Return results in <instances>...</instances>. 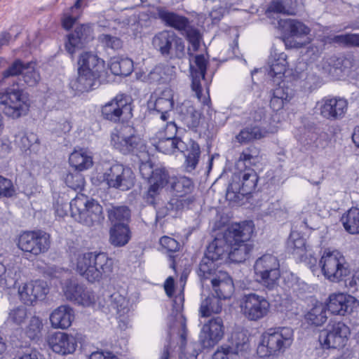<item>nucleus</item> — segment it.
Instances as JSON below:
<instances>
[{
	"label": "nucleus",
	"mask_w": 359,
	"mask_h": 359,
	"mask_svg": "<svg viewBox=\"0 0 359 359\" xmlns=\"http://www.w3.org/2000/svg\"><path fill=\"white\" fill-rule=\"evenodd\" d=\"M72 268L90 283L99 282L110 276L114 262L107 254L97 252L77 251L71 257Z\"/></svg>",
	"instance_id": "obj_1"
},
{
	"label": "nucleus",
	"mask_w": 359,
	"mask_h": 359,
	"mask_svg": "<svg viewBox=\"0 0 359 359\" xmlns=\"http://www.w3.org/2000/svg\"><path fill=\"white\" fill-rule=\"evenodd\" d=\"M253 231L252 221L232 224L225 231V238L229 246L228 259L231 262H243L249 257L253 249L250 241Z\"/></svg>",
	"instance_id": "obj_2"
},
{
	"label": "nucleus",
	"mask_w": 359,
	"mask_h": 359,
	"mask_svg": "<svg viewBox=\"0 0 359 359\" xmlns=\"http://www.w3.org/2000/svg\"><path fill=\"white\" fill-rule=\"evenodd\" d=\"M104 68L102 59L92 52H83L78 60V76L70 82L71 88L80 93L94 89Z\"/></svg>",
	"instance_id": "obj_3"
},
{
	"label": "nucleus",
	"mask_w": 359,
	"mask_h": 359,
	"mask_svg": "<svg viewBox=\"0 0 359 359\" xmlns=\"http://www.w3.org/2000/svg\"><path fill=\"white\" fill-rule=\"evenodd\" d=\"M294 341V330L290 327L270 328L261 336L257 353L262 358L278 356L290 348Z\"/></svg>",
	"instance_id": "obj_4"
},
{
	"label": "nucleus",
	"mask_w": 359,
	"mask_h": 359,
	"mask_svg": "<svg viewBox=\"0 0 359 359\" xmlns=\"http://www.w3.org/2000/svg\"><path fill=\"white\" fill-rule=\"evenodd\" d=\"M111 144L123 154L133 153L140 162L149 158L144 140L136 134L131 126H121L115 128L111 135Z\"/></svg>",
	"instance_id": "obj_5"
},
{
	"label": "nucleus",
	"mask_w": 359,
	"mask_h": 359,
	"mask_svg": "<svg viewBox=\"0 0 359 359\" xmlns=\"http://www.w3.org/2000/svg\"><path fill=\"white\" fill-rule=\"evenodd\" d=\"M140 172L149 183V188L144 194V198L149 204L154 205L163 189L168 184H170L171 177L165 168H154L149 158L140 162Z\"/></svg>",
	"instance_id": "obj_6"
},
{
	"label": "nucleus",
	"mask_w": 359,
	"mask_h": 359,
	"mask_svg": "<svg viewBox=\"0 0 359 359\" xmlns=\"http://www.w3.org/2000/svg\"><path fill=\"white\" fill-rule=\"evenodd\" d=\"M70 211L76 220L88 226L100 224L104 219L102 207L83 194H78L70 201Z\"/></svg>",
	"instance_id": "obj_7"
},
{
	"label": "nucleus",
	"mask_w": 359,
	"mask_h": 359,
	"mask_svg": "<svg viewBox=\"0 0 359 359\" xmlns=\"http://www.w3.org/2000/svg\"><path fill=\"white\" fill-rule=\"evenodd\" d=\"M255 280L269 290L278 285L280 277V264L278 258L271 254L259 257L254 264Z\"/></svg>",
	"instance_id": "obj_8"
},
{
	"label": "nucleus",
	"mask_w": 359,
	"mask_h": 359,
	"mask_svg": "<svg viewBox=\"0 0 359 359\" xmlns=\"http://www.w3.org/2000/svg\"><path fill=\"white\" fill-rule=\"evenodd\" d=\"M325 278L333 283H339L350 273L345 257L338 250H325L319 261Z\"/></svg>",
	"instance_id": "obj_9"
},
{
	"label": "nucleus",
	"mask_w": 359,
	"mask_h": 359,
	"mask_svg": "<svg viewBox=\"0 0 359 359\" xmlns=\"http://www.w3.org/2000/svg\"><path fill=\"white\" fill-rule=\"evenodd\" d=\"M257 182V173L251 168L233 174L227 188L226 199L233 202L241 201L255 189Z\"/></svg>",
	"instance_id": "obj_10"
},
{
	"label": "nucleus",
	"mask_w": 359,
	"mask_h": 359,
	"mask_svg": "<svg viewBox=\"0 0 359 359\" xmlns=\"http://www.w3.org/2000/svg\"><path fill=\"white\" fill-rule=\"evenodd\" d=\"M350 334V328L344 322L330 320L320 331L318 341L323 348H341L347 344Z\"/></svg>",
	"instance_id": "obj_11"
},
{
	"label": "nucleus",
	"mask_w": 359,
	"mask_h": 359,
	"mask_svg": "<svg viewBox=\"0 0 359 359\" xmlns=\"http://www.w3.org/2000/svg\"><path fill=\"white\" fill-rule=\"evenodd\" d=\"M170 186L177 198L170 200L168 208L178 211L189 208L194 201L195 198L191 195L194 189V184L191 178L185 176L172 177L170 180Z\"/></svg>",
	"instance_id": "obj_12"
},
{
	"label": "nucleus",
	"mask_w": 359,
	"mask_h": 359,
	"mask_svg": "<svg viewBox=\"0 0 359 359\" xmlns=\"http://www.w3.org/2000/svg\"><path fill=\"white\" fill-rule=\"evenodd\" d=\"M240 308L246 319L250 321H258L268 316L271 304L267 298L263 295L250 292L243 296Z\"/></svg>",
	"instance_id": "obj_13"
},
{
	"label": "nucleus",
	"mask_w": 359,
	"mask_h": 359,
	"mask_svg": "<svg viewBox=\"0 0 359 359\" xmlns=\"http://www.w3.org/2000/svg\"><path fill=\"white\" fill-rule=\"evenodd\" d=\"M29 108V99L20 90H8L0 95V111L8 117L18 118L24 116Z\"/></svg>",
	"instance_id": "obj_14"
},
{
	"label": "nucleus",
	"mask_w": 359,
	"mask_h": 359,
	"mask_svg": "<svg viewBox=\"0 0 359 359\" xmlns=\"http://www.w3.org/2000/svg\"><path fill=\"white\" fill-rule=\"evenodd\" d=\"M17 245L22 251L36 256L49 249L50 235L41 230L23 231L18 238Z\"/></svg>",
	"instance_id": "obj_15"
},
{
	"label": "nucleus",
	"mask_w": 359,
	"mask_h": 359,
	"mask_svg": "<svg viewBox=\"0 0 359 359\" xmlns=\"http://www.w3.org/2000/svg\"><path fill=\"white\" fill-rule=\"evenodd\" d=\"M348 104V101L343 97L327 96L317 102L316 109L322 118L335 121L345 116Z\"/></svg>",
	"instance_id": "obj_16"
},
{
	"label": "nucleus",
	"mask_w": 359,
	"mask_h": 359,
	"mask_svg": "<svg viewBox=\"0 0 359 359\" xmlns=\"http://www.w3.org/2000/svg\"><path fill=\"white\" fill-rule=\"evenodd\" d=\"M104 180L109 187L128 191L135 184L133 170L121 164H114L103 175Z\"/></svg>",
	"instance_id": "obj_17"
},
{
	"label": "nucleus",
	"mask_w": 359,
	"mask_h": 359,
	"mask_svg": "<svg viewBox=\"0 0 359 359\" xmlns=\"http://www.w3.org/2000/svg\"><path fill=\"white\" fill-rule=\"evenodd\" d=\"M190 71L192 78L191 89L195 93L196 97L203 104L210 102L209 92L207 88L208 97H202V81L205 80V74L207 67V59L203 55H197L194 57V60L190 59Z\"/></svg>",
	"instance_id": "obj_18"
},
{
	"label": "nucleus",
	"mask_w": 359,
	"mask_h": 359,
	"mask_svg": "<svg viewBox=\"0 0 359 359\" xmlns=\"http://www.w3.org/2000/svg\"><path fill=\"white\" fill-rule=\"evenodd\" d=\"M102 116L109 121L117 122L123 117L132 116V107L126 96L118 95L102 107Z\"/></svg>",
	"instance_id": "obj_19"
},
{
	"label": "nucleus",
	"mask_w": 359,
	"mask_h": 359,
	"mask_svg": "<svg viewBox=\"0 0 359 359\" xmlns=\"http://www.w3.org/2000/svg\"><path fill=\"white\" fill-rule=\"evenodd\" d=\"M49 289L46 282L41 280H32L18 287V295L21 302L27 305H33L43 299Z\"/></svg>",
	"instance_id": "obj_20"
},
{
	"label": "nucleus",
	"mask_w": 359,
	"mask_h": 359,
	"mask_svg": "<svg viewBox=\"0 0 359 359\" xmlns=\"http://www.w3.org/2000/svg\"><path fill=\"white\" fill-rule=\"evenodd\" d=\"M325 304L332 313L344 316L351 313L359 305V302L350 294L339 292L331 294Z\"/></svg>",
	"instance_id": "obj_21"
},
{
	"label": "nucleus",
	"mask_w": 359,
	"mask_h": 359,
	"mask_svg": "<svg viewBox=\"0 0 359 359\" xmlns=\"http://www.w3.org/2000/svg\"><path fill=\"white\" fill-rule=\"evenodd\" d=\"M184 302V297L180 294L173 299V311L175 314L170 315L168 318V326L171 334H177L181 340L182 344L184 345L187 340V329L186 326V318L181 313Z\"/></svg>",
	"instance_id": "obj_22"
},
{
	"label": "nucleus",
	"mask_w": 359,
	"mask_h": 359,
	"mask_svg": "<svg viewBox=\"0 0 359 359\" xmlns=\"http://www.w3.org/2000/svg\"><path fill=\"white\" fill-rule=\"evenodd\" d=\"M223 336V321L220 318H215L203 326L199 340L203 348H210L217 344Z\"/></svg>",
	"instance_id": "obj_23"
},
{
	"label": "nucleus",
	"mask_w": 359,
	"mask_h": 359,
	"mask_svg": "<svg viewBox=\"0 0 359 359\" xmlns=\"http://www.w3.org/2000/svg\"><path fill=\"white\" fill-rule=\"evenodd\" d=\"M48 344L53 352L65 355L72 354L76 351L77 341L72 334L56 332L48 337Z\"/></svg>",
	"instance_id": "obj_24"
},
{
	"label": "nucleus",
	"mask_w": 359,
	"mask_h": 359,
	"mask_svg": "<svg viewBox=\"0 0 359 359\" xmlns=\"http://www.w3.org/2000/svg\"><path fill=\"white\" fill-rule=\"evenodd\" d=\"M276 27L287 40L290 38L302 39L311 32V29L297 19H280L278 20Z\"/></svg>",
	"instance_id": "obj_25"
},
{
	"label": "nucleus",
	"mask_w": 359,
	"mask_h": 359,
	"mask_svg": "<svg viewBox=\"0 0 359 359\" xmlns=\"http://www.w3.org/2000/svg\"><path fill=\"white\" fill-rule=\"evenodd\" d=\"M91 33V28L87 25L76 27L74 31L67 36V41L65 43L67 51L73 55L76 49L82 48L89 40Z\"/></svg>",
	"instance_id": "obj_26"
},
{
	"label": "nucleus",
	"mask_w": 359,
	"mask_h": 359,
	"mask_svg": "<svg viewBox=\"0 0 359 359\" xmlns=\"http://www.w3.org/2000/svg\"><path fill=\"white\" fill-rule=\"evenodd\" d=\"M74 319V311L68 305H62L50 315L51 326L55 329L65 330L69 327Z\"/></svg>",
	"instance_id": "obj_27"
},
{
	"label": "nucleus",
	"mask_w": 359,
	"mask_h": 359,
	"mask_svg": "<svg viewBox=\"0 0 359 359\" xmlns=\"http://www.w3.org/2000/svg\"><path fill=\"white\" fill-rule=\"evenodd\" d=\"M108 300L106 303L98 302L99 307H104L107 305L108 307L114 309L119 318H124L131 310V304L126 295L116 292L111 294H107Z\"/></svg>",
	"instance_id": "obj_28"
},
{
	"label": "nucleus",
	"mask_w": 359,
	"mask_h": 359,
	"mask_svg": "<svg viewBox=\"0 0 359 359\" xmlns=\"http://www.w3.org/2000/svg\"><path fill=\"white\" fill-rule=\"evenodd\" d=\"M216 276L211 280L216 297L219 300L230 298L234 292L232 279L226 273L222 271H219Z\"/></svg>",
	"instance_id": "obj_29"
},
{
	"label": "nucleus",
	"mask_w": 359,
	"mask_h": 359,
	"mask_svg": "<svg viewBox=\"0 0 359 359\" xmlns=\"http://www.w3.org/2000/svg\"><path fill=\"white\" fill-rule=\"evenodd\" d=\"M157 15L166 25L175 28L181 34H183V32L187 29L189 25V21L187 18L170 12L162 7L157 8Z\"/></svg>",
	"instance_id": "obj_30"
},
{
	"label": "nucleus",
	"mask_w": 359,
	"mask_h": 359,
	"mask_svg": "<svg viewBox=\"0 0 359 359\" xmlns=\"http://www.w3.org/2000/svg\"><path fill=\"white\" fill-rule=\"evenodd\" d=\"M287 55L283 53H278L277 50H273L271 53L269 58V75L272 78L281 79L285 72L287 62L286 61Z\"/></svg>",
	"instance_id": "obj_31"
},
{
	"label": "nucleus",
	"mask_w": 359,
	"mask_h": 359,
	"mask_svg": "<svg viewBox=\"0 0 359 359\" xmlns=\"http://www.w3.org/2000/svg\"><path fill=\"white\" fill-rule=\"evenodd\" d=\"M15 141L20 149L26 154H36L40 150L41 143L36 133H20L15 137Z\"/></svg>",
	"instance_id": "obj_32"
},
{
	"label": "nucleus",
	"mask_w": 359,
	"mask_h": 359,
	"mask_svg": "<svg viewBox=\"0 0 359 359\" xmlns=\"http://www.w3.org/2000/svg\"><path fill=\"white\" fill-rule=\"evenodd\" d=\"M175 75V67L159 64L156 65L143 80L150 83H165L172 80Z\"/></svg>",
	"instance_id": "obj_33"
},
{
	"label": "nucleus",
	"mask_w": 359,
	"mask_h": 359,
	"mask_svg": "<svg viewBox=\"0 0 359 359\" xmlns=\"http://www.w3.org/2000/svg\"><path fill=\"white\" fill-rule=\"evenodd\" d=\"M229 246L225 238V232L220 238H216L207 248L205 255L216 262L228 258Z\"/></svg>",
	"instance_id": "obj_34"
},
{
	"label": "nucleus",
	"mask_w": 359,
	"mask_h": 359,
	"mask_svg": "<svg viewBox=\"0 0 359 359\" xmlns=\"http://www.w3.org/2000/svg\"><path fill=\"white\" fill-rule=\"evenodd\" d=\"M152 144L156 149L165 154H172L176 151L184 152L187 149L186 144L180 138L158 137Z\"/></svg>",
	"instance_id": "obj_35"
},
{
	"label": "nucleus",
	"mask_w": 359,
	"mask_h": 359,
	"mask_svg": "<svg viewBox=\"0 0 359 359\" xmlns=\"http://www.w3.org/2000/svg\"><path fill=\"white\" fill-rule=\"evenodd\" d=\"M327 306L325 304L316 301L305 314V320L309 325L320 327L327 320Z\"/></svg>",
	"instance_id": "obj_36"
},
{
	"label": "nucleus",
	"mask_w": 359,
	"mask_h": 359,
	"mask_svg": "<svg viewBox=\"0 0 359 359\" xmlns=\"http://www.w3.org/2000/svg\"><path fill=\"white\" fill-rule=\"evenodd\" d=\"M173 107V91L170 88H166L156 99L154 109L161 113V118L165 121L168 119V111H170Z\"/></svg>",
	"instance_id": "obj_37"
},
{
	"label": "nucleus",
	"mask_w": 359,
	"mask_h": 359,
	"mask_svg": "<svg viewBox=\"0 0 359 359\" xmlns=\"http://www.w3.org/2000/svg\"><path fill=\"white\" fill-rule=\"evenodd\" d=\"M181 121L189 128H196L200 123L201 114L189 102H184L177 108Z\"/></svg>",
	"instance_id": "obj_38"
},
{
	"label": "nucleus",
	"mask_w": 359,
	"mask_h": 359,
	"mask_svg": "<svg viewBox=\"0 0 359 359\" xmlns=\"http://www.w3.org/2000/svg\"><path fill=\"white\" fill-rule=\"evenodd\" d=\"M69 161L72 167L79 171L87 170L93 165L90 153L83 149L74 150L70 154Z\"/></svg>",
	"instance_id": "obj_39"
},
{
	"label": "nucleus",
	"mask_w": 359,
	"mask_h": 359,
	"mask_svg": "<svg viewBox=\"0 0 359 359\" xmlns=\"http://www.w3.org/2000/svg\"><path fill=\"white\" fill-rule=\"evenodd\" d=\"M130 239L128 225L112 226L109 231V243L114 247H123Z\"/></svg>",
	"instance_id": "obj_40"
},
{
	"label": "nucleus",
	"mask_w": 359,
	"mask_h": 359,
	"mask_svg": "<svg viewBox=\"0 0 359 359\" xmlns=\"http://www.w3.org/2000/svg\"><path fill=\"white\" fill-rule=\"evenodd\" d=\"M260 160L259 149L255 146H250L241 152L236 165L239 169L243 167L250 168V166L256 165Z\"/></svg>",
	"instance_id": "obj_41"
},
{
	"label": "nucleus",
	"mask_w": 359,
	"mask_h": 359,
	"mask_svg": "<svg viewBox=\"0 0 359 359\" xmlns=\"http://www.w3.org/2000/svg\"><path fill=\"white\" fill-rule=\"evenodd\" d=\"M345 230L351 234L359 233V208H351L341 217Z\"/></svg>",
	"instance_id": "obj_42"
},
{
	"label": "nucleus",
	"mask_w": 359,
	"mask_h": 359,
	"mask_svg": "<svg viewBox=\"0 0 359 359\" xmlns=\"http://www.w3.org/2000/svg\"><path fill=\"white\" fill-rule=\"evenodd\" d=\"M174 34L175 32L171 30H163L153 37L152 45L161 55H164L165 50L169 49Z\"/></svg>",
	"instance_id": "obj_43"
},
{
	"label": "nucleus",
	"mask_w": 359,
	"mask_h": 359,
	"mask_svg": "<svg viewBox=\"0 0 359 359\" xmlns=\"http://www.w3.org/2000/svg\"><path fill=\"white\" fill-rule=\"evenodd\" d=\"M111 73L118 76H128L133 70V62L129 58H114L109 64Z\"/></svg>",
	"instance_id": "obj_44"
},
{
	"label": "nucleus",
	"mask_w": 359,
	"mask_h": 359,
	"mask_svg": "<svg viewBox=\"0 0 359 359\" xmlns=\"http://www.w3.org/2000/svg\"><path fill=\"white\" fill-rule=\"evenodd\" d=\"M108 217L112 226L128 225L130 212L126 206L113 207L108 210Z\"/></svg>",
	"instance_id": "obj_45"
},
{
	"label": "nucleus",
	"mask_w": 359,
	"mask_h": 359,
	"mask_svg": "<svg viewBox=\"0 0 359 359\" xmlns=\"http://www.w3.org/2000/svg\"><path fill=\"white\" fill-rule=\"evenodd\" d=\"M288 248L293 255L298 256L303 260L306 254V243L304 238L297 232L291 233L287 242Z\"/></svg>",
	"instance_id": "obj_46"
},
{
	"label": "nucleus",
	"mask_w": 359,
	"mask_h": 359,
	"mask_svg": "<svg viewBox=\"0 0 359 359\" xmlns=\"http://www.w3.org/2000/svg\"><path fill=\"white\" fill-rule=\"evenodd\" d=\"M168 48V50H165L164 57H169L170 59H182L185 56L184 42L175 33L172 38L170 46Z\"/></svg>",
	"instance_id": "obj_47"
},
{
	"label": "nucleus",
	"mask_w": 359,
	"mask_h": 359,
	"mask_svg": "<svg viewBox=\"0 0 359 359\" xmlns=\"http://www.w3.org/2000/svg\"><path fill=\"white\" fill-rule=\"evenodd\" d=\"M43 325L41 319L37 316L30 317L24 329L25 334L31 340H39L42 336Z\"/></svg>",
	"instance_id": "obj_48"
},
{
	"label": "nucleus",
	"mask_w": 359,
	"mask_h": 359,
	"mask_svg": "<svg viewBox=\"0 0 359 359\" xmlns=\"http://www.w3.org/2000/svg\"><path fill=\"white\" fill-rule=\"evenodd\" d=\"M266 135V131L258 126L247 127L242 130L236 136L240 143H248L255 140H259Z\"/></svg>",
	"instance_id": "obj_49"
},
{
	"label": "nucleus",
	"mask_w": 359,
	"mask_h": 359,
	"mask_svg": "<svg viewBox=\"0 0 359 359\" xmlns=\"http://www.w3.org/2000/svg\"><path fill=\"white\" fill-rule=\"evenodd\" d=\"M83 285L78 283L76 280H67L62 285V292L66 299L76 304L79 294L85 289Z\"/></svg>",
	"instance_id": "obj_50"
},
{
	"label": "nucleus",
	"mask_w": 359,
	"mask_h": 359,
	"mask_svg": "<svg viewBox=\"0 0 359 359\" xmlns=\"http://www.w3.org/2000/svg\"><path fill=\"white\" fill-rule=\"evenodd\" d=\"M222 311L221 302L216 297H208L201 302L200 314L201 317H208L212 313H219Z\"/></svg>",
	"instance_id": "obj_51"
},
{
	"label": "nucleus",
	"mask_w": 359,
	"mask_h": 359,
	"mask_svg": "<svg viewBox=\"0 0 359 359\" xmlns=\"http://www.w3.org/2000/svg\"><path fill=\"white\" fill-rule=\"evenodd\" d=\"M341 65V60L336 56H330L323 58L318 65L319 69L324 73L334 76L337 74V70Z\"/></svg>",
	"instance_id": "obj_52"
},
{
	"label": "nucleus",
	"mask_w": 359,
	"mask_h": 359,
	"mask_svg": "<svg viewBox=\"0 0 359 359\" xmlns=\"http://www.w3.org/2000/svg\"><path fill=\"white\" fill-rule=\"evenodd\" d=\"M217 267V263L205 255L199 264L198 276L203 279L210 278L216 273Z\"/></svg>",
	"instance_id": "obj_53"
},
{
	"label": "nucleus",
	"mask_w": 359,
	"mask_h": 359,
	"mask_svg": "<svg viewBox=\"0 0 359 359\" xmlns=\"http://www.w3.org/2000/svg\"><path fill=\"white\" fill-rule=\"evenodd\" d=\"M200 154L201 151L199 145L196 142L191 141L190 150L188 155L186 156L184 162L185 169L187 172H191L196 168Z\"/></svg>",
	"instance_id": "obj_54"
},
{
	"label": "nucleus",
	"mask_w": 359,
	"mask_h": 359,
	"mask_svg": "<svg viewBox=\"0 0 359 359\" xmlns=\"http://www.w3.org/2000/svg\"><path fill=\"white\" fill-rule=\"evenodd\" d=\"M183 35L186 36L187 39L191 44V47L188 48V54L190 57H194L192 52H196L198 50L200 46V42L201 40V36L199 32L190 26H188L187 29H185L183 32Z\"/></svg>",
	"instance_id": "obj_55"
},
{
	"label": "nucleus",
	"mask_w": 359,
	"mask_h": 359,
	"mask_svg": "<svg viewBox=\"0 0 359 359\" xmlns=\"http://www.w3.org/2000/svg\"><path fill=\"white\" fill-rule=\"evenodd\" d=\"M183 35L186 36L187 39L191 44V47L188 48V54L190 57H194L192 52H196L198 50L200 46V42L201 40V36L199 32L190 26H188L187 29H185L183 32Z\"/></svg>",
	"instance_id": "obj_56"
},
{
	"label": "nucleus",
	"mask_w": 359,
	"mask_h": 359,
	"mask_svg": "<svg viewBox=\"0 0 359 359\" xmlns=\"http://www.w3.org/2000/svg\"><path fill=\"white\" fill-rule=\"evenodd\" d=\"M25 66L26 65H24L20 60L14 61L8 69L3 72L0 85L5 83L10 77L16 76L19 74L22 75Z\"/></svg>",
	"instance_id": "obj_57"
},
{
	"label": "nucleus",
	"mask_w": 359,
	"mask_h": 359,
	"mask_svg": "<svg viewBox=\"0 0 359 359\" xmlns=\"http://www.w3.org/2000/svg\"><path fill=\"white\" fill-rule=\"evenodd\" d=\"M22 76L24 81L29 86H36L41 79L40 74L33 63L26 64Z\"/></svg>",
	"instance_id": "obj_58"
},
{
	"label": "nucleus",
	"mask_w": 359,
	"mask_h": 359,
	"mask_svg": "<svg viewBox=\"0 0 359 359\" xmlns=\"http://www.w3.org/2000/svg\"><path fill=\"white\" fill-rule=\"evenodd\" d=\"M27 318V309L24 306H18L10 311L8 321L16 325H21Z\"/></svg>",
	"instance_id": "obj_59"
},
{
	"label": "nucleus",
	"mask_w": 359,
	"mask_h": 359,
	"mask_svg": "<svg viewBox=\"0 0 359 359\" xmlns=\"http://www.w3.org/2000/svg\"><path fill=\"white\" fill-rule=\"evenodd\" d=\"M99 301V299L96 297L91 290L85 287L83 292L79 294L76 304L86 307H93L96 305L97 302H98Z\"/></svg>",
	"instance_id": "obj_60"
},
{
	"label": "nucleus",
	"mask_w": 359,
	"mask_h": 359,
	"mask_svg": "<svg viewBox=\"0 0 359 359\" xmlns=\"http://www.w3.org/2000/svg\"><path fill=\"white\" fill-rule=\"evenodd\" d=\"M233 349L238 353L248 348V337L244 331L234 332L231 335Z\"/></svg>",
	"instance_id": "obj_61"
},
{
	"label": "nucleus",
	"mask_w": 359,
	"mask_h": 359,
	"mask_svg": "<svg viewBox=\"0 0 359 359\" xmlns=\"http://www.w3.org/2000/svg\"><path fill=\"white\" fill-rule=\"evenodd\" d=\"M272 94L289 102L294 95V90L285 82L283 81L278 83V86L273 90Z\"/></svg>",
	"instance_id": "obj_62"
},
{
	"label": "nucleus",
	"mask_w": 359,
	"mask_h": 359,
	"mask_svg": "<svg viewBox=\"0 0 359 359\" xmlns=\"http://www.w3.org/2000/svg\"><path fill=\"white\" fill-rule=\"evenodd\" d=\"M212 359H240L238 353L229 346H221L213 353Z\"/></svg>",
	"instance_id": "obj_63"
},
{
	"label": "nucleus",
	"mask_w": 359,
	"mask_h": 359,
	"mask_svg": "<svg viewBox=\"0 0 359 359\" xmlns=\"http://www.w3.org/2000/svg\"><path fill=\"white\" fill-rule=\"evenodd\" d=\"M332 41L345 46H359V34H348L337 35L332 38Z\"/></svg>",
	"instance_id": "obj_64"
}]
</instances>
